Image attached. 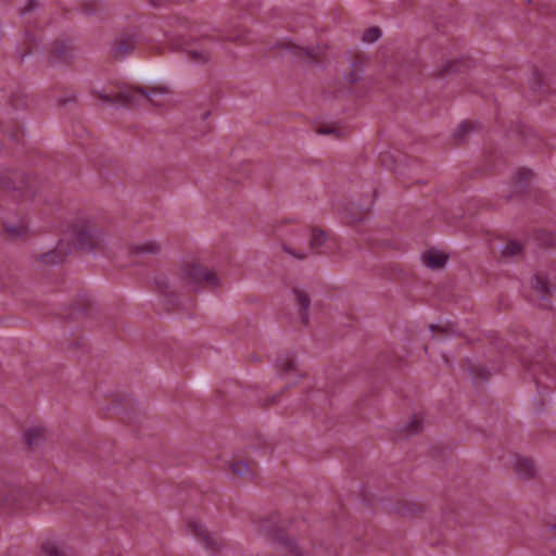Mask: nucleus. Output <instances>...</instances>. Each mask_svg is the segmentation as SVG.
I'll return each mask as SVG.
<instances>
[{
  "instance_id": "nucleus-1",
  "label": "nucleus",
  "mask_w": 556,
  "mask_h": 556,
  "mask_svg": "<svg viewBox=\"0 0 556 556\" xmlns=\"http://www.w3.org/2000/svg\"><path fill=\"white\" fill-rule=\"evenodd\" d=\"M257 531L276 542L283 551L286 556H304L301 547L294 540L286 534L285 523L281 521L279 514H270L260 520Z\"/></svg>"
},
{
  "instance_id": "nucleus-2",
  "label": "nucleus",
  "mask_w": 556,
  "mask_h": 556,
  "mask_svg": "<svg viewBox=\"0 0 556 556\" xmlns=\"http://www.w3.org/2000/svg\"><path fill=\"white\" fill-rule=\"evenodd\" d=\"M156 91L165 93L168 92V89L166 87H153L151 89H147L141 86H123L114 96L100 91H96L94 94L106 104L118 103L126 108H137L141 105L142 102L154 104L150 93Z\"/></svg>"
},
{
  "instance_id": "nucleus-3",
  "label": "nucleus",
  "mask_w": 556,
  "mask_h": 556,
  "mask_svg": "<svg viewBox=\"0 0 556 556\" xmlns=\"http://www.w3.org/2000/svg\"><path fill=\"white\" fill-rule=\"evenodd\" d=\"M40 181L37 176L21 170H0V189L12 192L16 199H31L37 193Z\"/></svg>"
},
{
  "instance_id": "nucleus-4",
  "label": "nucleus",
  "mask_w": 556,
  "mask_h": 556,
  "mask_svg": "<svg viewBox=\"0 0 556 556\" xmlns=\"http://www.w3.org/2000/svg\"><path fill=\"white\" fill-rule=\"evenodd\" d=\"M72 235L76 249L93 252L103 247V231L92 220L80 219L73 224Z\"/></svg>"
},
{
  "instance_id": "nucleus-5",
  "label": "nucleus",
  "mask_w": 556,
  "mask_h": 556,
  "mask_svg": "<svg viewBox=\"0 0 556 556\" xmlns=\"http://www.w3.org/2000/svg\"><path fill=\"white\" fill-rule=\"evenodd\" d=\"M521 362L527 372L531 375L538 388H549V386L542 380V376H545L546 378H554L556 380V363L548 359V356L544 351H539L529 357L522 356Z\"/></svg>"
},
{
  "instance_id": "nucleus-6",
  "label": "nucleus",
  "mask_w": 556,
  "mask_h": 556,
  "mask_svg": "<svg viewBox=\"0 0 556 556\" xmlns=\"http://www.w3.org/2000/svg\"><path fill=\"white\" fill-rule=\"evenodd\" d=\"M275 48L286 50L290 52L294 58H296L300 62H306L309 64H319L321 62V56L325 52V47L316 45L314 47H302L292 41H279L276 43Z\"/></svg>"
},
{
  "instance_id": "nucleus-7",
  "label": "nucleus",
  "mask_w": 556,
  "mask_h": 556,
  "mask_svg": "<svg viewBox=\"0 0 556 556\" xmlns=\"http://www.w3.org/2000/svg\"><path fill=\"white\" fill-rule=\"evenodd\" d=\"M180 279L189 285L205 282L210 287H215L219 283V279L215 271L198 263L185 266L181 269Z\"/></svg>"
},
{
  "instance_id": "nucleus-8",
  "label": "nucleus",
  "mask_w": 556,
  "mask_h": 556,
  "mask_svg": "<svg viewBox=\"0 0 556 556\" xmlns=\"http://www.w3.org/2000/svg\"><path fill=\"white\" fill-rule=\"evenodd\" d=\"M380 162L384 166L394 164V173L399 178L412 179L414 177L413 174L417 173V170L421 167L420 161L418 159L409 157L406 155H402L400 160H395L391 154L382 153L380 154Z\"/></svg>"
},
{
  "instance_id": "nucleus-9",
  "label": "nucleus",
  "mask_w": 556,
  "mask_h": 556,
  "mask_svg": "<svg viewBox=\"0 0 556 556\" xmlns=\"http://www.w3.org/2000/svg\"><path fill=\"white\" fill-rule=\"evenodd\" d=\"M139 45V36L136 33L123 31L115 38L111 55L115 60H122L131 54Z\"/></svg>"
},
{
  "instance_id": "nucleus-10",
  "label": "nucleus",
  "mask_w": 556,
  "mask_h": 556,
  "mask_svg": "<svg viewBox=\"0 0 556 556\" xmlns=\"http://www.w3.org/2000/svg\"><path fill=\"white\" fill-rule=\"evenodd\" d=\"M74 60V47L70 40L55 39L51 42L48 63L50 65L66 64L70 65Z\"/></svg>"
},
{
  "instance_id": "nucleus-11",
  "label": "nucleus",
  "mask_w": 556,
  "mask_h": 556,
  "mask_svg": "<svg viewBox=\"0 0 556 556\" xmlns=\"http://www.w3.org/2000/svg\"><path fill=\"white\" fill-rule=\"evenodd\" d=\"M188 529L207 549L218 551L223 546V540L216 533L210 532L200 521L189 520Z\"/></svg>"
},
{
  "instance_id": "nucleus-12",
  "label": "nucleus",
  "mask_w": 556,
  "mask_h": 556,
  "mask_svg": "<svg viewBox=\"0 0 556 556\" xmlns=\"http://www.w3.org/2000/svg\"><path fill=\"white\" fill-rule=\"evenodd\" d=\"M532 289L538 293L539 296V305L542 308H551V296L554 290L553 286H551L547 277L541 274H536L531 282Z\"/></svg>"
},
{
  "instance_id": "nucleus-13",
  "label": "nucleus",
  "mask_w": 556,
  "mask_h": 556,
  "mask_svg": "<svg viewBox=\"0 0 556 556\" xmlns=\"http://www.w3.org/2000/svg\"><path fill=\"white\" fill-rule=\"evenodd\" d=\"M155 291L163 298L165 308L173 309L178 305V294L170 290L166 277L160 276L154 279Z\"/></svg>"
},
{
  "instance_id": "nucleus-14",
  "label": "nucleus",
  "mask_w": 556,
  "mask_h": 556,
  "mask_svg": "<svg viewBox=\"0 0 556 556\" xmlns=\"http://www.w3.org/2000/svg\"><path fill=\"white\" fill-rule=\"evenodd\" d=\"M292 293L294 295L295 305L299 307V316H300L301 323L304 326H308L311 296L305 290H303L299 287H293Z\"/></svg>"
},
{
  "instance_id": "nucleus-15",
  "label": "nucleus",
  "mask_w": 556,
  "mask_h": 556,
  "mask_svg": "<svg viewBox=\"0 0 556 556\" xmlns=\"http://www.w3.org/2000/svg\"><path fill=\"white\" fill-rule=\"evenodd\" d=\"M467 67L468 63L465 60H447L433 71L432 76L434 78H445L447 76L462 73Z\"/></svg>"
},
{
  "instance_id": "nucleus-16",
  "label": "nucleus",
  "mask_w": 556,
  "mask_h": 556,
  "mask_svg": "<svg viewBox=\"0 0 556 556\" xmlns=\"http://www.w3.org/2000/svg\"><path fill=\"white\" fill-rule=\"evenodd\" d=\"M229 470L235 477L252 481L256 476L257 465L255 462L231 460L229 463Z\"/></svg>"
},
{
  "instance_id": "nucleus-17",
  "label": "nucleus",
  "mask_w": 556,
  "mask_h": 556,
  "mask_svg": "<svg viewBox=\"0 0 556 556\" xmlns=\"http://www.w3.org/2000/svg\"><path fill=\"white\" fill-rule=\"evenodd\" d=\"M161 252V244L156 241H147L140 244H132L129 253L134 257L144 258L147 255H156Z\"/></svg>"
},
{
  "instance_id": "nucleus-18",
  "label": "nucleus",
  "mask_w": 556,
  "mask_h": 556,
  "mask_svg": "<svg viewBox=\"0 0 556 556\" xmlns=\"http://www.w3.org/2000/svg\"><path fill=\"white\" fill-rule=\"evenodd\" d=\"M68 252H70V247L67 245L66 249H64L63 242L60 241L56 249L51 250L47 253H42L37 258H38V261H40L41 263H43L46 265H54V264L62 263Z\"/></svg>"
},
{
  "instance_id": "nucleus-19",
  "label": "nucleus",
  "mask_w": 556,
  "mask_h": 556,
  "mask_svg": "<svg viewBox=\"0 0 556 556\" xmlns=\"http://www.w3.org/2000/svg\"><path fill=\"white\" fill-rule=\"evenodd\" d=\"M448 260V256L437 250H428L422 254V261L427 267L432 269L443 268Z\"/></svg>"
},
{
  "instance_id": "nucleus-20",
  "label": "nucleus",
  "mask_w": 556,
  "mask_h": 556,
  "mask_svg": "<svg viewBox=\"0 0 556 556\" xmlns=\"http://www.w3.org/2000/svg\"><path fill=\"white\" fill-rule=\"evenodd\" d=\"M516 472L526 480L532 479L535 476L534 462L531 458L518 456L515 460Z\"/></svg>"
},
{
  "instance_id": "nucleus-21",
  "label": "nucleus",
  "mask_w": 556,
  "mask_h": 556,
  "mask_svg": "<svg viewBox=\"0 0 556 556\" xmlns=\"http://www.w3.org/2000/svg\"><path fill=\"white\" fill-rule=\"evenodd\" d=\"M479 129V125L469 121L463 122L454 132V139L457 144L466 142L469 134Z\"/></svg>"
},
{
  "instance_id": "nucleus-22",
  "label": "nucleus",
  "mask_w": 556,
  "mask_h": 556,
  "mask_svg": "<svg viewBox=\"0 0 556 556\" xmlns=\"http://www.w3.org/2000/svg\"><path fill=\"white\" fill-rule=\"evenodd\" d=\"M533 239L541 248H556V232H548L546 230H535Z\"/></svg>"
},
{
  "instance_id": "nucleus-23",
  "label": "nucleus",
  "mask_w": 556,
  "mask_h": 556,
  "mask_svg": "<svg viewBox=\"0 0 556 556\" xmlns=\"http://www.w3.org/2000/svg\"><path fill=\"white\" fill-rule=\"evenodd\" d=\"M276 368L280 375H286L291 371H296V365L293 355L285 354L278 356L276 359Z\"/></svg>"
},
{
  "instance_id": "nucleus-24",
  "label": "nucleus",
  "mask_w": 556,
  "mask_h": 556,
  "mask_svg": "<svg viewBox=\"0 0 556 556\" xmlns=\"http://www.w3.org/2000/svg\"><path fill=\"white\" fill-rule=\"evenodd\" d=\"M25 443L29 448H34L38 446L43 440V429L42 428H31L25 431L24 433Z\"/></svg>"
},
{
  "instance_id": "nucleus-25",
  "label": "nucleus",
  "mask_w": 556,
  "mask_h": 556,
  "mask_svg": "<svg viewBox=\"0 0 556 556\" xmlns=\"http://www.w3.org/2000/svg\"><path fill=\"white\" fill-rule=\"evenodd\" d=\"M532 176H533V173L531 169H528V168L519 169L515 176L516 190L519 192H523L528 188L529 181Z\"/></svg>"
},
{
  "instance_id": "nucleus-26",
  "label": "nucleus",
  "mask_w": 556,
  "mask_h": 556,
  "mask_svg": "<svg viewBox=\"0 0 556 556\" xmlns=\"http://www.w3.org/2000/svg\"><path fill=\"white\" fill-rule=\"evenodd\" d=\"M363 75V62L359 59H355L352 62V68L345 76L349 84L354 85L358 83Z\"/></svg>"
},
{
  "instance_id": "nucleus-27",
  "label": "nucleus",
  "mask_w": 556,
  "mask_h": 556,
  "mask_svg": "<svg viewBox=\"0 0 556 556\" xmlns=\"http://www.w3.org/2000/svg\"><path fill=\"white\" fill-rule=\"evenodd\" d=\"M104 7L99 0H85L80 7V11L87 15H93L102 12Z\"/></svg>"
},
{
  "instance_id": "nucleus-28",
  "label": "nucleus",
  "mask_w": 556,
  "mask_h": 556,
  "mask_svg": "<svg viewBox=\"0 0 556 556\" xmlns=\"http://www.w3.org/2000/svg\"><path fill=\"white\" fill-rule=\"evenodd\" d=\"M3 230L5 231L7 237L9 239L15 240V239L23 237L26 233L27 227L23 224H20V225L4 224Z\"/></svg>"
},
{
  "instance_id": "nucleus-29",
  "label": "nucleus",
  "mask_w": 556,
  "mask_h": 556,
  "mask_svg": "<svg viewBox=\"0 0 556 556\" xmlns=\"http://www.w3.org/2000/svg\"><path fill=\"white\" fill-rule=\"evenodd\" d=\"M327 239V235L323 229L319 228H313L312 230V238L309 240V248L312 250H315L317 248H320L325 244Z\"/></svg>"
},
{
  "instance_id": "nucleus-30",
  "label": "nucleus",
  "mask_w": 556,
  "mask_h": 556,
  "mask_svg": "<svg viewBox=\"0 0 556 556\" xmlns=\"http://www.w3.org/2000/svg\"><path fill=\"white\" fill-rule=\"evenodd\" d=\"M429 329H430V331L439 334L440 337H447V336L456 334V330L452 323H446L445 325L431 324V325H429Z\"/></svg>"
},
{
  "instance_id": "nucleus-31",
  "label": "nucleus",
  "mask_w": 556,
  "mask_h": 556,
  "mask_svg": "<svg viewBox=\"0 0 556 556\" xmlns=\"http://www.w3.org/2000/svg\"><path fill=\"white\" fill-rule=\"evenodd\" d=\"M166 43L172 51H180L187 45V39L179 35H166Z\"/></svg>"
},
{
  "instance_id": "nucleus-32",
  "label": "nucleus",
  "mask_w": 556,
  "mask_h": 556,
  "mask_svg": "<svg viewBox=\"0 0 556 556\" xmlns=\"http://www.w3.org/2000/svg\"><path fill=\"white\" fill-rule=\"evenodd\" d=\"M523 245L517 240H510L503 249L504 256H516L522 252Z\"/></svg>"
},
{
  "instance_id": "nucleus-33",
  "label": "nucleus",
  "mask_w": 556,
  "mask_h": 556,
  "mask_svg": "<svg viewBox=\"0 0 556 556\" xmlns=\"http://www.w3.org/2000/svg\"><path fill=\"white\" fill-rule=\"evenodd\" d=\"M380 37H381L380 28L377 26H372V27L367 28L364 31L362 39L365 42L372 43V42L377 41Z\"/></svg>"
},
{
  "instance_id": "nucleus-34",
  "label": "nucleus",
  "mask_w": 556,
  "mask_h": 556,
  "mask_svg": "<svg viewBox=\"0 0 556 556\" xmlns=\"http://www.w3.org/2000/svg\"><path fill=\"white\" fill-rule=\"evenodd\" d=\"M189 58L192 62L205 64L210 61L211 54L207 51H188Z\"/></svg>"
},
{
  "instance_id": "nucleus-35",
  "label": "nucleus",
  "mask_w": 556,
  "mask_h": 556,
  "mask_svg": "<svg viewBox=\"0 0 556 556\" xmlns=\"http://www.w3.org/2000/svg\"><path fill=\"white\" fill-rule=\"evenodd\" d=\"M18 491L11 490L8 492L7 496L0 500L1 508H13L15 507V501L17 498Z\"/></svg>"
},
{
  "instance_id": "nucleus-36",
  "label": "nucleus",
  "mask_w": 556,
  "mask_h": 556,
  "mask_svg": "<svg viewBox=\"0 0 556 556\" xmlns=\"http://www.w3.org/2000/svg\"><path fill=\"white\" fill-rule=\"evenodd\" d=\"M470 370L476 379H481L484 381L490 378V371L483 366L473 365L471 366Z\"/></svg>"
},
{
  "instance_id": "nucleus-37",
  "label": "nucleus",
  "mask_w": 556,
  "mask_h": 556,
  "mask_svg": "<svg viewBox=\"0 0 556 556\" xmlns=\"http://www.w3.org/2000/svg\"><path fill=\"white\" fill-rule=\"evenodd\" d=\"M26 45L28 46H33V45H36L37 43V39H36V36L34 34H30V33H26ZM31 53V48L28 47L26 50H24L21 54H20V60L21 62L24 61V59L29 55Z\"/></svg>"
},
{
  "instance_id": "nucleus-38",
  "label": "nucleus",
  "mask_w": 556,
  "mask_h": 556,
  "mask_svg": "<svg viewBox=\"0 0 556 556\" xmlns=\"http://www.w3.org/2000/svg\"><path fill=\"white\" fill-rule=\"evenodd\" d=\"M542 75L541 73L535 68L533 71L532 79L530 81V89L532 91H540L542 89Z\"/></svg>"
},
{
  "instance_id": "nucleus-39",
  "label": "nucleus",
  "mask_w": 556,
  "mask_h": 556,
  "mask_svg": "<svg viewBox=\"0 0 556 556\" xmlns=\"http://www.w3.org/2000/svg\"><path fill=\"white\" fill-rule=\"evenodd\" d=\"M317 132L321 135H334L337 137L342 136V130L332 125H323L317 129Z\"/></svg>"
},
{
  "instance_id": "nucleus-40",
  "label": "nucleus",
  "mask_w": 556,
  "mask_h": 556,
  "mask_svg": "<svg viewBox=\"0 0 556 556\" xmlns=\"http://www.w3.org/2000/svg\"><path fill=\"white\" fill-rule=\"evenodd\" d=\"M41 548L47 556H63V553L53 543L46 542Z\"/></svg>"
},
{
  "instance_id": "nucleus-41",
  "label": "nucleus",
  "mask_w": 556,
  "mask_h": 556,
  "mask_svg": "<svg viewBox=\"0 0 556 556\" xmlns=\"http://www.w3.org/2000/svg\"><path fill=\"white\" fill-rule=\"evenodd\" d=\"M91 306V302L88 299H83L81 301H76L73 305V309L75 312H79L81 314H87L88 308Z\"/></svg>"
},
{
  "instance_id": "nucleus-42",
  "label": "nucleus",
  "mask_w": 556,
  "mask_h": 556,
  "mask_svg": "<svg viewBox=\"0 0 556 556\" xmlns=\"http://www.w3.org/2000/svg\"><path fill=\"white\" fill-rule=\"evenodd\" d=\"M422 428L421 420L414 417L412 421L406 426V431L409 434L418 433Z\"/></svg>"
},
{
  "instance_id": "nucleus-43",
  "label": "nucleus",
  "mask_w": 556,
  "mask_h": 556,
  "mask_svg": "<svg viewBox=\"0 0 556 556\" xmlns=\"http://www.w3.org/2000/svg\"><path fill=\"white\" fill-rule=\"evenodd\" d=\"M424 510V506L415 503L407 504V507L402 509V515H416L418 513H421Z\"/></svg>"
},
{
  "instance_id": "nucleus-44",
  "label": "nucleus",
  "mask_w": 556,
  "mask_h": 556,
  "mask_svg": "<svg viewBox=\"0 0 556 556\" xmlns=\"http://www.w3.org/2000/svg\"><path fill=\"white\" fill-rule=\"evenodd\" d=\"M39 5L37 0H28L27 3L20 9V14L25 15L33 12Z\"/></svg>"
},
{
  "instance_id": "nucleus-45",
  "label": "nucleus",
  "mask_w": 556,
  "mask_h": 556,
  "mask_svg": "<svg viewBox=\"0 0 556 556\" xmlns=\"http://www.w3.org/2000/svg\"><path fill=\"white\" fill-rule=\"evenodd\" d=\"M368 211H369V206H367V207H365V208H361L358 212L354 213V214L352 215V219H353V222H359V220H362V219L366 216V214L368 213Z\"/></svg>"
},
{
  "instance_id": "nucleus-46",
  "label": "nucleus",
  "mask_w": 556,
  "mask_h": 556,
  "mask_svg": "<svg viewBox=\"0 0 556 556\" xmlns=\"http://www.w3.org/2000/svg\"><path fill=\"white\" fill-rule=\"evenodd\" d=\"M279 396H280V394H275V395H273V396L267 397V399H266V401L262 404V406H263L264 408H266V407H268V406H270V405H273V404L277 403V401H278V399H279Z\"/></svg>"
},
{
  "instance_id": "nucleus-47",
  "label": "nucleus",
  "mask_w": 556,
  "mask_h": 556,
  "mask_svg": "<svg viewBox=\"0 0 556 556\" xmlns=\"http://www.w3.org/2000/svg\"><path fill=\"white\" fill-rule=\"evenodd\" d=\"M212 41H238L239 36L236 37H207Z\"/></svg>"
},
{
  "instance_id": "nucleus-48",
  "label": "nucleus",
  "mask_w": 556,
  "mask_h": 556,
  "mask_svg": "<svg viewBox=\"0 0 556 556\" xmlns=\"http://www.w3.org/2000/svg\"><path fill=\"white\" fill-rule=\"evenodd\" d=\"M283 251H285V252H287V253H289V254H291V255H293V256H295V257H296V258H299V260H304V258L306 257V255H305V254H296V253H294V251H293V250H291V249H290L289 247H287V245H283Z\"/></svg>"
},
{
  "instance_id": "nucleus-49",
  "label": "nucleus",
  "mask_w": 556,
  "mask_h": 556,
  "mask_svg": "<svg viewBox=\"0 0 556 556\" xmlns=\"http://www.w3.org/2000/svg\"><path fill=\"white\" fill-rule=\"evenodd\" d=\"M546 527H548V529L554 532V535L556 536V518L553 522H547L546 523Z\"/></svg>"
},
{
  "instance_id": "nucleus-50",
  "label": "nucleus",
  "mask_w": 556,
  "mask_h": 556,
  "mask_svg": "<svg viewBox=\"0 0 556 556\" xmlns=\"http://www.w3.org/2000/svg\"><path fill=\"white\" fill-rule=\"evenodd\" d=\"M11 138L15 141H18V138H20V130H14L11 135Z\"/></svg>"
},
{
  "instance_id": "nucleus-51",
  "label": "nucleus",
  "mask_w": 556,
  "mask_h": 556,
  "mask_svg": "<svg viewBox=\"0 0 556 556\" xmlns=\"http://www.w3.org/2000/svg\"><path fill=\"white\" fill-rule=\"evenodd\" d=\"M60 102H61V105H64L67 102V100L63 99V100H60Z\"/></svg>"
},
{
  "instance_id": "nucleus-52",
  "label": "nucleus",
  "mask_w": 556,
  "mask_h": 556,
  "mask_svg": "<svg viewBox=\"0 0 556 556\" xmlns=\"http://www.w3.org/2000/svg\"><path fill=\"white\" fill-rule=\"evenodd\" d=\"M208 114H210L208 112H205V113L203 114V119H205V118L208 116Z\"/></svg>"
},
{
  "instance_id": "nucleus-53",
  "label": "nucleus",
  "mask_w": 556,
  "mask_h": 556,
  "mask_svg": "<svg viewBox=\"0 0 556 556\" xmlns=\"http://www.w3.org/2000/svg\"><path fill=\"white\" fill-rule=\"evenodd\" d=\"M424 350H425V352L427 353V352H428V345H425V346H424Z\"/></svg>"
}]
</instances>
